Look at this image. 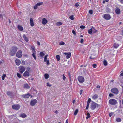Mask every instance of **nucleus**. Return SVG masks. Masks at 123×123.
I'll use <instances>...</instances> for the list:
<instances>
[{"mask_svg":"<svg viewBox=\"0 0 123 123\" xmlns=\"http://www.w3.org/2000/svg\"><path fill=\"white\" fill-rule=\"evenodd\" d=\"M18 50V48L17 47L13 46L11 49L10 51L9 54L11 56H13L14 55Z\"/></svg>","mask_w":123,"mask_h":123,"instance_id":"obj_1","label":"nucleus"},{"mask_svg":"<svg viewBox=\"0 0 123 123\" xmlns=\"http://www.w3.org/2000/svg\"><path fill=\"white\" fill-rule=\"evenodd\" d=\"M99 105L95 102H93L91 104L90 106L92 110H94L97 107H98Z\"/></svg>","mask_w":123,"mask_h":123,"instance_id":"obj_2","label":"nucleus"},{"mask_svg":"<svg viewBox=\"0 0 123 123\" xmlns=\"http://www.w3.org/2000/svg\"><path fill=\"white\" fill-rule=\"evenodd\" d=\"M20 105L18 104L13 105H12V109L16 110H18L20 108Z\"/></svg>","mask_w":123,"mask_h":123,"instance_id":"obj_3","label":"nucleus"},{"mask_svg":"<svg viewBox=\"0 0 123 123\" xmlns=\"http://www.w3.org/2000/svg\"><path fill=\"white\" fill-rule=\"evenodd\" d=\"M109 103L111 105H115L117 103V101L114 99H111L109 101Z\"/></svg>","mask_w":123,"mask_h":123,"instance_id":"obj_4","label":"nucleus"},{"mask_svg":"<svg viewBox=\"0 0 123 123\" xmlns=\"http://www.w3.org/2000/svg\"><path fill=\"white\" fill-rule=\"evenodd\" d=\"M18 68L19 71L21 74H22L25 70V68L23 66H20Z\"/></svg>","mask_w":123,"mask_h":123,"instance_id":"obj_5","label":"nucleus"},{"mask_svg":"<svg viewBox=\"0 0 123 123\" xmlns=\"http://www.w3.org/2000/svg\"><path fill=\"white\" fill-rule=\"evenodd\" d=\"M22 51L21 50H19L18 51L16 54V56L17 57L20 58L22 56Z\"/></svg>","mask_w":123,"mask_h":123,"instance_id":"obj_6","label":"nucleus"},{"mask_svg":"<svg viewBox=\"0 0 123 123\" xmlns=\"http://www.w3.org/2000/svg\"><path fill=\"white\" fill-rule=\"evenodd\" d=\"M103 17L105 19L109 20L111 18L110 16L108 14H105L103 15Z\"/></svg>","mask_w":123,"mask_h":123,"instance_id":"obj_7","label":"nucleus"},{"mask_svg":"<svg viewBox=\"0 0 123 123\" xmlns=\"http://www.w3.org/2000/svg\"><path fill=\"white\" fill-rule=\"evenodd\" d=\"M111 91L113 93L117 94L118 93V91L117 89L116 88H114L111 90Z\"/></svg>","mask_w":123,"mask_h":123,"instance_id":"obj_8","label":"nucleus"},{"mask_svg":"<svg viewBox=\"0 0 123 123\" xmlns=\"http://www.w3.org/2000/svg\"><path fill=\"white\" fill-rule=\"evenodd\" d=\"M78 81L80 83H83L84 81V78L81 76H79L78 78Z\"/></svg>","mask_w":123,"mask_h":123,"instance_id":"obj_9","label":"nucleus"},{"mask_svg":"<svg viewBox=\"0 0 123 123\" xmlns=\"http://www.w3.org/2000/svg\"><path fill=\"white\" fill-rule=\"evenodd\" d=\"M37 100L36 99H34L31 101L30 105H31L33 106L35 105L37 102Z\"/></svg>","mask_w":123,"mask_h":123,"instance_id":"obj_10","label":"nucleus"},{"mask_svg":"<svg viewBox=\"0 0 123 123\" xmlns=\"http://www.w3.org/2000/svg\"><path fill=\"white\" fill-rule=\"evenodd\" d=\"M64 54H65L66 56V58H67L68 59L71 56V53L70 52L68 53L65 52L64 53Z\"/></svg>","mask_w":123,"mask_h":123,"instance_id":"obj_11","label":"nucleus"},{"mask_svg":"<svg viewBox=\"0 0 123 123\" xmlns=\"http://www.w3.org/2000/svg\"><path fill=\"white\" fill-rule=\"evenodd\" d=\"M23 75L24 77H29L30 76V74L29 72L27 71H26L23 74Z\"/></svg>","mask_w":123,"mask_h":123,"instance_id":"obj_12","label":"nucleus"},{"mask_svg":"<svg viewBox=\"0 0 123 123\" xmlns=\"http://www.w3.org/2000/svg\"><path fill=\"white\" fill-rule=\"evenodd\" d=\"M30 95L29 93L26 94H23L21 95V96L24 98H28L30 97Z\"/></svg>","mask_w":123,"mask_h":123,"instance_id":"obj_13","label":"nucleus"},{"mask_svg":"<svg viewBox=\"0 0 123 123\" xmlns=\"http://www.w3.org/2000/svg\"><path fill=\"white\" fill-rule=\"evenodd\" d=\"M42 4V2H39L37 3L34 6V8L35 9H37L38 6H39L40 5Z\"/></svg>","mask_w":123,"mask_h":123,"instance_id":"obj_14","label":"nucleus"},{"mask_svg":"<svg viewBox=\"0 0 123 123\" xmlns=\"http://www.w3.org/2000/svg\"><path fill=\"white\" fill-rule=\"evenodd\" d=\"M115 12L117 14H120V10L118 8H116Z\"/></svg>","mask_w":123,"mask_h":123,"instance_id":"obj_15","label":"nucleus"},{"mask_svg":"<svg viewBox=\"0 0 123 123\" xmlns=\"http://www.w3.org/2000/svg\"><path fill=\"white\" fill-rule=\"evenodd\" d=\"M47 22V21L45 18L43 19L42 21V23L44 25H45Z\"/></svg>","mask_w":123,"mask_h":123,"instance_id":"obj_16","label":"nucleus"},{"mask_svg":"<svg viewBox=\"0 0 123 123\" xmlns=\"http://www.w3.org/2000/svg\"><path fill=\"white\" fill-rule=\"evenodd\" d=\"M15 62L16 64L18 66L20 64L21 61L19 59L16 60Z\"/></svg>","mask_w":123,"mask_h":123,"instance_id":"obj_17","label":"nucleus"},{"mask_svg":"<svg viewBox=\"0 0 123 123\" xmlns=\"http://www.w3.org/2000/svg\"><path fill=\"white\" fill-rule=\"evenodd\" d=\"M30 21L31 25L32 26H34V24L33 22V19L32 18H30Z\"/></svg>","mask_w":123,"mask_h":123,"instance_id":"obj_18","label":"nucleus"},{"mask_svg":"<svg viewBox=\"0 0 123 123\" xmlns=\"http://www.w3.org/2000/svg\"><path fill=\"white\" fill-rule=\"evenodd\" d=\"M24 87L25 89H28L30 87L28 84H25L24 85Z\"/></svg>","mask_w":123,"mask_h":123,"instance_id":"obj_19","label":"nucleus"},{"mask_svg":"<svg viewBox=\"0 0 123 123\" xmlns=\"http://www.w3.org/2000/svg\"><path fill=\"white\" fill-rule=\"evenodd\" d=\"M19 116L23 118H25L27 117V115L23 113L20 114L19 115Z\"/></svg>","mask_w":123,"mask_h":123,"instance_id":"obj_20","label":"nucleus"},{"mask_svg":"<svg viewBox=\"0 0 123 123\" xmlns=\"http://www.w3.org/2000/svg\"><path fill=\"white\" fill-rule=\"evenodd\" d=\"M31 48L32 50V53L36 54V52L35 51V47L33 46H31Z\"/></svg>","mask_w":123,"mask_h":123,"instance_id":"obj_21","label":"nucleus"},{"mask_svg":"<svg viewBox=\"0 0 123 123\" xmlns=\"http://www.w3.org/2000/svg\"><path fill=\"white\" fill-rule=\"evenodd\" d=\"M18 27L19 30L20 31H22L23 30V28L20 25H18Z\"/></svg>","mask_w":123,"mask_h":123,"instance_id":"obj_22","label":"nucleus"},{"mask_svg":"<svg viewBox=\"0 0 123 123\" xmlns=\"http://www.w3.org/2000/svg\"><path fill=\"white\" fill-rule=\"evenodd\" d=\"M23 38L24 40H25L26 42H28V41L29 40L27 37H26V36L25 35H23Z\"/></svg>","mask_w":123,"mask_h":123,"instance_id":"obj_23","label":"nucleus"},{"mask_svg":"<svg viewBox=\"0 0 123 123\" xmlns=\"http://www.w3.org/2000/svg\"><path fill=\"white\" fill-rule=\"evenodd\" d=\"M98 97V96L97 94H95L92 97V99L95 100Z\"/></svg>","mask_w":123,"mask_h":123,"instance_id":"obj_24","label":"nucleus"},{"mask_svg":"<svg viewBox=\"0 0 123 123\" xmlns=\"http://www.w3.org/2000/svg\"><path fill=\"white\" fill-rule=\"evenodd\" d=\"M93 27L89 29L88 31V33L89 34H91L93 31Z\"/></svg>","mask_w":123,"mask_h":123,"instance_id":"obj_25","label":"nucleus"},{"mask_svg":"<svg viewBox=\"0 0 123 123\" xmlns=\"http://www.w3.org/2000/svg\"><path fill=\"white\" fill-rule=\"evenodd\" d=\"M62 24V22H57L56 23V25L57 26H59Z\"/></svg>","mask_w":123,"mask_h":123,"instance_id":"obj_26","label":"nucleus"},{"mask_svg":"<svg viewBox=\"0 0 123 123\" xmlns=\"http://www.w3.org/2000/svg\"><path fill=\"white\" fill-rule=\"evenodd\" d=\"M116 120L118 122H120L121 121V119L119 118H116Z\"/></svg>","mask_w":123,"mask_h":123,"instance_id":"obj_27","label":"nucleus"},{"mask_svg":"<svg viewBox=\"0 0 123 123\" xmlns=\"http://www.w3.org/2000/svg\"><path fill=\"white\" fill-rule=\"evenodd\" d=\"M44 77L46 79L48 78L49 77L48 74H45L44 75Z\"/></svg>","mask_w":123,"mask_h":123,"instance_id":"obj_28","label":"nucleus"},{"mask_svg":"<svg viewBox=\"0 0 123 123\" xmlns=\"http://www.w3.org/2000/svg\"><path fill=\"white\" fill-rule=\"evenodd\" d=\"M103 64L105 66H106L107 65V62L105 60H104V61Z\"/></svg>","mask_w":123,"mask_h":123,"instance_id":"obj_29","label":"nucleus"},{"mask_svg":"<svg viewBox=\"0 0 123 123\" xmlns=\"http://www.w3.org/2000/svg\"><path fill=\"white\" fill-rule=\"evenodd\" d=\"M56 58L58 61H59L60 59V56L59 55H57L56 56Z\"/></svg>","mask_w":123,"mask_h":123,"instance_id":"obj_30","label":"nucleus"},{"mask_svg":"<svg viewBox=\"0 0 123 123\" xmlns=\"http://www.w3.org/2000/svg\"><path fill=\"white\" fill-rule=\"evenodd\" d=\"M87 116L86 117V119H88L90 117V114L89 113H87Z\"/></svg>","mask_w":123,"mask_h":123,"instance_id":"obj_31","label":"nucleus"},{"mask_svg":"<svg viewBox=\"0 0 123 123\" xmlns=\"http://www.w3.org/2000/svg\"><path fill=\"white\" fill-rule=\"evenodd\" d=\"M59 44L61 45H64L65 44V43L63 41L60 42Z\"/></svg>","mask_w":123,"mask_h":123,"instance_id":"obj_32","label":"nucleus"},{"mask_svg":"<svg viewBox=\"0 0 123 123\" xmlns=\"http://www.w3.org/2000/svg\"><path fill=\"white\" fill-rule=\"evenodd\" d=\"M78 111V110L77 109H76L74 112V115H76L77 114Z\"/></svg>","mask_w":123,"mask_h":123,"instance_id":"obj_33","label":"nucleus"},{"mask_svg":"<svg viewBox=\"0 0 123 123\" xmlns=\"http://www.w3.org/2000/svg\"><path fill=\"white\" fill-rule=\"evenodd\" d=\"M27 70L26 71H27L30 72L31 71V68L29 67H28L27 68Z\"/></svg>","mask_w":123,"mask_h":123,"instance_id":"obj_34","label":"nucleus"},{"mask_svg":"<svg viewBox=\"0 0 123 123\" xmlns=\"http://www.w3.org/2000/svg\"><path fill=\"white\" fill-rule=\"evenodd\" d=\"M73 17V15H71L69 17V18L71 20H73L74 19Z\"/></svg>","mask_w":123,"mask_h":123,"instance_id":"obj_35","label":"nucleus"},{"mask_svg":"<svg viewBox=\"0 0 123 123\" xmlns=\"http://www.w3.org/2000/svg\"><path fill=\"white\" fill-rule=\"evenodd\" d=\"M114 48H117L119 46V45L115 43L114 44Z\"/></svg>","mask_w":123,"mask_h":123,"instance_id":"obj_36","label":"nucleus"},{"mask_svg":"<svg viewBox=\"0 0 123 123\" xmlns=\"http://www.w3.org/2000/svg\"><path fill=\"white\" fill-rule=\"evenodd\" d=\"M40 56L42 57H43L44 55V54L42 52H41L40 53Z\"/></svg>","mask_w":123,"mask_h":123,"instance_id":"obj_37","label":"nucleus"},{"mask_svg":"<svg viewBox=\"0 0 123 123\" xmlns=\"http://www.w3.org/2000/svg\"><path fill=\"white\" fill-rule=\"evenodd\" d=\"M93 30L92 31L93 33H96L97 31V30L95 29L93 27Z\"/></svg>","mask_w":123,"mask_h":123,"instance_id":"obj_38","label":"nucleus"},{"mask_svg":"<svg viewBox=\"0 0 123 123\" xmlns=\"http://www.w3.org/2000/svg\"><path fill=\"white\" fill-rule=\"evenodd\" d=\"M89 12L90 14H92L93 13V11L92 10H90Z\"/></svg>","mask_w":123,"mask_h":123,"instance_id":"obj_39","label":"nucleus"},{"mask_svg":"<svg viewBox=\"0 0 123 123\" xmlns=\"http://www.w3.org/2000/svg\"><path fill=\"white\" fill-rule=\"evenodd\" d=\"M17 76L18 77H19V78H21V76L20 74L18 73H17Z\"/></svg>","mask_w":123,"mask_h":123,"instance_id":"obj_40","label":"nucleus"},{"mask_svg":"<svg viewBox=\"0 0 123 123\" xmlns=\"http://www.w3.org/2000/svg\"><path fill=\"white\" fill-rule=\"evenodd\" d=\"M48 56V55H46L45 57L44 61L45 62H46L47 60V57Z\"/></svg>","mask_w":123,"mask_h":123,"instance_id":"obj_41","label":"nucleus"},{"mask_svg":"<svg viewBox=\"0 0 123 123\" xmlns=\"http://www.w3.org/2000/svg\"><path fill=\"white\" fill-rule=\"evenodd\" d=\"M36 54L32 53V56L34 57L35 60H36V57L35 56V54Z\"/></svg>","mask_w":123,"mask_h":123,"instance_id":"obj_42","label":"nucleus"},{"mask_svg":"<svg viewBox=\"0 0 123 123\" xmlns=\"http://www.w3.org/2000/svg\"><path fill=\"white\" fill-rule=\"evenodd\" d=\"M6 76V75L4 74L2 76V79L3 80H4V78Z\"/></svg>","mask_w":123,"mask_h":123,"instance_id":"obj_43","label":"nucleus"},{"mask_svg":"<svg viewBox=\"0 0 123 123\" xmlns=\"http://www.w3.org/2000/svg\"><path fill=\"white\" fill-rule=\"evenodd\" d=\"M106 11L107 12H109L110 11V10L109 8H107L106 10Z\"/></svg>","mask_w":123,"mask_h":123,"instance_id":"obj_44","label":"nucleus"},{"mask_svg":"<svg viewBox=\"0 0 123 123\" xmlns=\"http://www.w3.org/2000/svg\"><path fill=\"white\" fill-rule=\"evenodd\" d=\"M63 80H65L66 78V77L65 76H64V74H63Z\"/></svg>","mask_w":123,"mask_h":123,"instance_id":"obj_45","label":"nucleus"},{"mask_svg":"<svg viewBox=\"0 0 123 123\" xmlns=\"http://www.w3.org/2000/svg\"><path fill=\"white\" fill-rule=\"evenodd\" d=\"M46 64L47 65H49L50 64L49 62V60H47L46 61Z\"/></svg>","mask_w":123,"mask_h":123,"instance_id":"obj_46","label":"nucleus"},{"mask_svg":"<svg viewBox=\"0 0 123 123\" xmlns=\"http://www.w3.org/2000/svg\"><path fill=\"white\" fill-rule=\"evenodd\" d=\"M4 16H5L4 15H2L0 13V18H2V19H3V17Z\"/></svg>","mask_w":123,"mask_h":123,"instance_id":"obj_47","label":"nucleus"},{"mask_svg":"<svg viewBox=\"0 0 123 123\" xmlns=\"http://www.w3.org/2000/svg\"><path fill=\"white\" fill-rule=\"evenodd\" d=\"M68 76L69 77V78L70 79H71V74H70V72H68Z\"/></svg>","mask_w":123,"mask_h":123,"instance_id":"obj_48","label":"nucleus"},{"mask_svg":"<svg viewBox=\"0 0 123 123\" xmlns=\"http://www.w3.org/2000/svg\"><path fill=\"white\" fill-rule=\"evenodd\" d=\"M7 94L8 95H10L11 94V92H7Z\"/></svg>","mask_w":123,"mask_h":123,"instance_id":"obj_49","label":"nucleus"},{"mask_svg":"<svg viewBox=\"0 0 123 123\" xmlns=\"http://www.w3.org/2000/svg\"><path fill=\"white\" fill-rule=\"evenodd\" d=\"M47 86L49 87H50L51 86V84L48 83H47Z\"/></svg>","mask_w":123,"mask_h":123,"instance_id":"obj_50","label":"nucleus"},{"mask_svg":"<svg viewBox=\"0 0 123 123\" xmlns=\"http://www.w3.org/2000/svg\"><path fill=\"white\" fill-rule=\"evenodd\" d=\"M97 65L96 64H93L92 65V66L94 68H96L97 67Z\"/></svg>","mask_w":123,"mask_h":123,"instance_id":"obj_51","label":"nucleus"},{"mask_svg":"<svg viewBox=\"0 0 123 123\" xmlns=\"http://www.w3.org/2000/svg\"><path fill=\"white\" fill-rule=\"evenodd\" d=\"M75 6L76 7H77L79 6V4L78 3H76L75 4Z\"/></svg>","mask_w":123,"mask_h":123,"instance_id":"obj_52","label":"nucleus"},{"mask_svg":"<svg viewBox=\"0 0 123 123\" xmlns=\"http://www.w3.org/2000/svg\"><path fill=\"white\" fill-rule=\"evenodd\" d=\"M72 32L75 35H76V33H75V31L74 30H72Z\"/></svg>","mask_w":123,"mask_h":123,"instance_id":"obj_53","label":"nucleus"},{"mask_svg":"<svg viewBox=\"0 0 123 123\" xmlns=\"http://www.w3.org/2000/svg\"><path fill=\"white\" fill-rule=\"evenodd\" d=\"M113 112H111L109 113V116L110 117H111L112 115L113 114Z\"/></svg>","mask_w":123,"mask_h":123,"instance_id":"obj_54","label":"nucleus"},{"mask_svg":"<svg viewBox=\"0 0 123 123\" xmlns=\"http://www.w3.org/2000/svg\"><path fill=\"white\" fill-rule=\"evenodd\" d=\"M4 62L3 60H2L0 61V64H2Z\"/></svg>","mask_w":123,"mask_h":123,"instance_id":"obj_55","label":"nucleus"},{"mask_svg":"<svg viewBox=\"0 0 123 123\" xmlns=\"http://www.w3.org/2000/svg\"><path fill=\"white\" fill-rule=\"evenodd\" d=\"M80 28L81 29H84L85 28V27L83 25H81L80 26Z\"/></svg>","mask_w":123,"mask_h":123,"instance_id":"obj_56","label":"nucleus"},{"mask_svg":"<svg viewBox=\"0 0 123 123\" xmlns=\"http://www.w3.org/2000/svg\"><path fill=\"white\" fill-rule=\"evenodd\" d=\"M82 92H83L82 90H81L80 91V95H81L82 94Z\"/></svg>","mask_w":123,"mask_h":123,"instance_id":"obj_57","label":"nucleus"},{"mask_svg":"<svg viewBox=\"0 0 123 123\" xmlns=\"http://www.w3.org/2000/svg\"><path fill=\"white\" fill-rule=\"evenodd\" d=\"M109 96L110 97H111L113 96V95L112 94L110 93L109 95Z\"/></svg>","mask_w":123,"mask_h":123,"instance_id":"obj_58","label":"nucleus"},{"mask_svg":"<svg viewBox=\"0 0 123 123\" xmlns=\"http://www.w3.org/2000/svg\"><path fill=\"white\" fill-rule=\"evenodd\" d=\"M121 73L120 75L119 76L120 77H121V76H123V77L122 78H123V73H122L121 72Z\"/></svg>","mask_w":123,"mask_h":123,"instance_id":"obj_59","label":"nucleus"},{"mask_svg":"<svg viewBox=\"0 0 123 123\" xmlns=\"http://www.w3.org/2000/svg\"><path fill=\"white\" fill-rule=\"evenodd\" d=\"M91 99L90 98H88V99L87 102H89L90 103L91 101Z\"/></svg>","mask_w":123,"mask_h":123,"instance_id":"obj_60","label":"nucleus"},{"mask_svg":"<svg viewBox=\"0 0 123 123\" xmlns=\"http://www.w3.org/2000/svg\"><path fill=\"white\" fill-rule=\"evenodd\" d=\"M37 44L39 45H40V42L38 41H37Z\"/></svg>","mask_w":123,"mask_h":123,"instance_id":"obj_61","label":"nucleus"},{"mask_svg":"<svg viewBox=\"0 0 123 123\" xmlns=\"http://www.w3.org/2000/svg\"><path fill=\"white\" fill-rule=\"evenodd\" d=\"M84 41L83 39H81L80 41V43H82Z\"/></svg>","mask_w":123,"mask_h":123,"instance_id":"obj_62","label":"nucleus"},{"mask_svg":"<svg viewBox=\"0 0 123 123\" xmlns=\"http://www.w3.org/2000/svg\"><path fill=\"white\" fill-rule=\"evenodd\" d=\"M90 58L91 59H93L94 58L92 56H91L90 57Z\"/></svg>","mask_w":123,"mask_h":123,"instance_id":"obj_63","label":"nucleus"},{"mask_svg":"<svg viewBox=\"0 0 123 123\" xmlns=\"http://www.w3.org/2000/svg\"><path fill=\"white\" fill-rule=\"evenodd\" d=\"M120 0V2L122 3H123V0Z\"/></svg>","mask_w":123,"mask_h":123,"instance_id":"obj_64","label":"nucleus"}]
</instances>
